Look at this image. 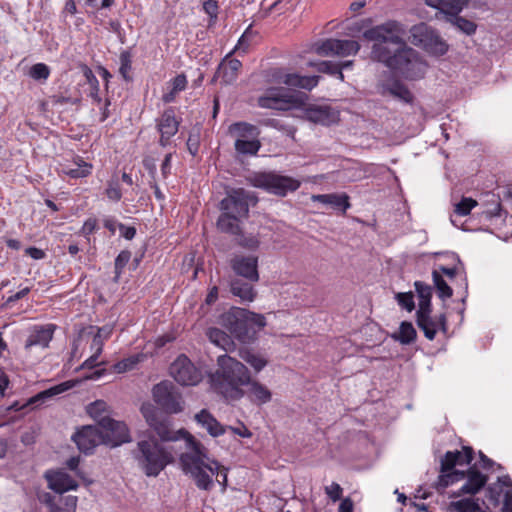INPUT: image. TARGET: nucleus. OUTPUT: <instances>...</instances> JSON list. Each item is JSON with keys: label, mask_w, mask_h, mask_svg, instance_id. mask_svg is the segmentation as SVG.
<instances>
[{"label": "nucleus", "mask_w": 512, "mask_h": 512, "mask_svg": "<svg viewBox=\"0 0 512 512\" xmlns=\"http://www.w3.org/2000/svg\"><path fill=\"white\" fill-rule=\"evenodd\" d=\"M140 411L149 426L155 425V421L162 416L151 403H143Z\"/></svg>", "instance_id": "obj_56"}, {"label": "nucleus", "mask_w": 512, "mask_h": 512, "mask_svg": "<svg viewBox=\"0 0 512 512\" xmlns=\"http://www.w3.org/2000/svg\"><path fill=\"white\" fill-rule=\"evenodd\" d=\"M312 201L319 202L324 205H329L335 210H339L342 212H345L349 207V197L345 193L342 194H319V195H313Z\"/></svg>", "instance_id": "obj_30"}, {"label": "nucleus", "mask_w": 512, "mask_h": 512, "mask_svg": "<svg viewBox=\"0 0 512 512\" xmlns=\"http://www.w3.org/2000/svg\"><path fill=\"white\" fill-rule=\"evenodd\" d=\"M187 449L189 451L179 458L182 471L190 475L199 489L211 490L214 486L212 476L217 471L216 461L209 458L207 449L193 436L187 438Z\"/></svg>", "instance_id": "obj_3"}, {"label": "nucleus", "mask_w": 512, "mask_h": 512, "mask_svg": "<svg viewBox=\"0 0 512 512\" xmlns=\"http://www.w3.org/2000/svg\"><path fill=\"white\" fill-rule=\"evenodd\" d=\"M250 181L254 187L278 196H286L289 192L296 191L301 185L299 180L275 172L256 173Z\"/></svg>", "instance_id": "obj_7"}, {"label": "nucleus", "mask_w": 512, "mask_h": 512, "mask_svg": "<svg viewBox=\"0 0 512 512\" xmlns=\"http://www.w3.org/2000/svg\"><path fill=\"white\" fill-rule=\"evenodd\" d=\"M194 418L212 437H218L225 433V427L206 409H202Z\"/></svg>", "instance_id": "obj_28"}, {"label": "nucleus", "mask_w": 512, "mask_h": 512, "mask_svg": "<svg viewBox=\"0 0 512 512\" xmlns=\"http://www.w3.org/2000/svg\"><path fill=\"white\" fill-rule=\"evenodd\" d=\"M478 205L477 201L469 198L463 197L460 202L455 204L454 215L451 216V222L453 225L457 226L455 216H466L471 210Z\"/></svg>", "instance_id": "obj_45"}, {"label": "nucleus", "mask_w": 512, "mask_h": 512, "mask_svg": "<svg viewBox=\"0 0 512 512\" xmlns=\"http://www.w3.org/2000/svg\"><path fill=\"white\" fill-rule=\"evenodd\" d=\"M45 478L48 482V487L58 495L78 488V483L69 474L63 471H47Z\"/></svg>", "instance_id": "obj_21"}, {"label": "nucleus", "mask_w": 512, "mask_h": 512, "mask_svg": "<svg viewBox=\"0 0 512 512\" xmlns=\"http://www.w3.org/2000/svg\"><path fill=\"white\" fill-rule=\"evenodd\" d=\"M56 326L54 324L34 325L24 343V350L30 352L33 347L45 349L53 339Z\"/></svg>", "instance_id": "obj_17"}, {"label": "nucleus", "mask_w": 512, "mask_h": 512, "mask_svg": "<svg viewBox=\"0 0 512 512\" xmlns=\"http://www.w3.org/2000/svg\"><path fill=\"white\" fill-rule=\"evenodd\" d=\"M248 310L239 307H232L222 315V324L241 342H248L252 339Z\"/></svg>", "instance_id": "obj_11"}, {"label": "nucleus", "mask_w": 512, "mask_h": 512, "mask_svg": "<svg viewBox=\"0 0 512 512\" xmlns=\"http://www.w3.org/2000/svg\"><path fill=\"white\" fill-rule=\"evenodd\" d=\"M62 172L73 179L84 178L91 174L92 164L77 157L74 161V167L65 166L62 168Z\"/></svg>", "instance_id": "obj_35"}, {"label": "nucleus", "mask_w": 512, "mask_h": 512, "mask_svg": "<svg viewBox=\"0 0 512 512\" xmlns=\"http://www.w3.org/2000/svg\"><path fill=\"white\" fill-rule=\"evenodd\" d=\"M309 66L315 67L319 72L326 73L332 76H336L339 80H344V75L341 72L340 64L332 61H320L308 63Z\"/></svg>", "instance_id": "obj_42"}, {"label": "nucleus", "mask_w": 512, "mask_h": 512, "mask_svg": "<svg viewBox=\"0 0 512 512\" xmlns=\"http://www.w3.org/2000/svg\"><path fill=\"white\" fill-rule=\"evenodd\" d=\"M326 494L333 500L338 501L342 496V488L341 486L333 482L329 487L325 488Z\"/></svg>", "instance_id": "obj_62"}, {"label": "nucleus", "mask_w": 512, "mask_h": 512, "mask_svg": "<svg viewBox=\"0 0 512 512\" xmlns=\"http://www.w3.org/2000/svg\"><path fill=\"white\" fill-rule=\"evenodd\" d=\"M76 382L73 380L62 382L58 385H55L49 389L41 391L36 395L32 396L27 400V405H31L34 407H39L40 405L46 403L48 400L52 399L54 396H57L61 393H64L75 386Z\"/></svg>", "instance_id": "obj_26"}, {"label": "nucleus", "mask_w": 512, "mask_h": 512, "mask_svg": "<svg viewBox=\"0 0 512 512\" xmlns=\"http://www.w3.org/2000/svg\"><path fill=\"white\" fill-rule=\"evenodd\" d=\"M442 474L439 476L438 485L442 488H446L449 485H452L453 483L462 480L465 478V471H448V472H441Z\"/></svg>", "instance_id": "obj_51"}, {"label": "nucleus", "mask_w": 512, "mask_h": 512, "mask_svg": "<svg viewBox=\"0 0 512 512\" xmlns=\"http://www.w3.org/2000/svg\"><path fill=\"white\" fill-rule=\"evenodd\" d=\"M230 266L233 272L248 280L249 282L259 281L258 257L255 255H235L230 260Z\"/></svg>", "instance_id": "obj_15"}, {"label": "nucleus", "mask_w": 512, "mask_h": 512, "mask_svg": "<svg viewBox=\"0 0 512 512\" xmlns=\"http://www.w3.org/2000/svg\"><path fill=\"white\" fill-rule=\"evenodd\" d=\"M466 482L460 487L459 490L453 491L450 498H458L463 495H476L487 483L488 477L477 470L475 467H470L465 472Z\"/></svg>", "instance_id": "obj_18"}, {"label": "nucleus", "mask_w": 512, "mask_h": 512, "mask_svg": "<svg viewBox=\"0 0 512 512\" xmlns=\"http://www.w3.org/2000/svg\"><path fill=\"white\" fill-rule=\"evenodd\" d=\"M487 200L485 201V210L483 211V215L486 219H492L494 217L501 216V203L499 196L494 193L486 194Z\"/></svg>", "instance_id": "obj_41"}, {"label": "nucleus", "mask_w": 512, "mask_h": 512, "mask_svg": "<svg viewBox=\"0 0 512 512\" xmlns=\"http://www.w3.org/2000/svg\"><path fill=\"white\" fill-rule=\"evenodd\" d=\"M432 278L438 297L442 300L450 298L453 294V290L443 279L441 273L438 270H433Z\"/></svg>", "instance_id": "obj_44"}, {"label": "nucleus", "mask_w": 512, "mask_h": 512, "mask_svg": "<svg viewBox=\"0 0 512 512\" xmlns=\"http://www.w3.org/2000/svg\"><path fill=\"white\" fill-rule=\"evenodd\" d=\"M403 33L404 29L402 25L396 21H389L366 30L363 33V37L374 42L371 58L391 68L396 60L398 51H400L405 44V41L401 37Z\"/></svg>", "instance_id": "obj_2"}, {"label": "nucleus", "mask_w": 512, "mask_h": 512, "mask_svg": "<svg viewBox=\"0 0 512 512\" xmlns=\"http://www.w3.org/2000/svg\"><path fill=\"white\" fill-rule=\"evenodd\" d=\"M253 283L239 278L232 279L230 281V291L234 296L240 298L242 302H252L256 297Z\"/></svg>", "instance_id": "obj_29"}, {"label": "nucleus", "mask_w": 512, "mask_h": 512, "mask_svg": "<svg viewBox=\"0 0 512 512\" xmlns=\"http://www.w3.org/2000/svg\"><path fill=\"white\" fill-rule=\"evenodd\" d=\"M411 42L434 56H442L448 50L446 42L431 27L420 24L411 29Z\"/></svg>", "instance_id": "obj_9"}, {"label": "nucleus", "mask_w": 512, "mask_h": 512, "mask_svg": "<svg viewBox=\"0 0 512 512\" xmlns=\"http://www.w3.org/2000/svg\"><path fill=\"white\" fill-rule=\"evenodd\" d=\"M416 323L428 340H434L439 330L436 320L431 317V309L416 312Z\"/></svg>", "instance_id": "obj_31"}, {"label": "nucleus", "mask_w": 512, "mask_h": 512, "mask_svg": "<svg viewBox=\"0 0 512 512\" xmlns=\"http://www.w3.org/2000/svg\"><path fill=\"white\" fill-rule=\"evenodd\" d=\"M504 493L505 491L499 483H492L486 489V497L494 507L501 503L502 498H504Z\"/></svg>", "instance_id": "obj_49"}, {"label": "nucleus", "mask_w": 512, "mask_h": 512, "mask_svg": "<svg viewBox=\"0 0 512 512\" xmlns=\"http://www.w3.org/2000/svg\"><path fill=\"white\" fill-rule=\"evenodd\" d=\"M98 425L105 445L117 447L131 441L129 429L122 421H116L109 416H103L99 418Z\"/></svg>", "instance_id": "obj_13"}, {"label": "nucleus", "mask_w": 512, "mask_h": 512, "mask_svg": "<svg viewBox=\"0 0 512 512\" xmlns=\"http://www.w3.org/2000/svg\"><path fill=\"white\" fill-rule=\"evenodd\" d=\"M395 299L398 305L408 312H412L415 309L414 295L412 292L396 293Z\"/></svg>", "instance_id": "obj_55"}, {"label": "nucleus", "mask_w": 512, "mask_h": 512, "mask_svg": "<svg viewBox=\"0 0 512 512\" xmlns=\"http://www.w3.org/2000/svg\"><path fill=\"white\" fill-rule=\"evenodd\" d=\"M233 130L237 132L239 138L245 139L248 136L257 137L259 134V130L256 126L246 123V122H238L233 124Z\"/></svg>", "instance_id": "obj_52"}, {"label": "nucleus", "mask_w": 512, "mask_h": 512, "mask_svg": "<svg viewBox=\"0 0 512 512\" xmlns=\"http://www.w3.org/2000/svg\"><path fill=\"white\" fill-rule=\"evenodd\" d=\"M249 326L252 333V338L256 332L266 325V319L263 315L248 311Z\"/></svg>", "instance_id": "obj_58"}, {"label": "nucleus", "mask_w": 512, "mask_h": 512, "mask_svg": "<svg viewBox=\"0 0 512 512\" xmlns=\"http://www.w3.org/2000/svg\"><path fill=\"white\" fill-rule=\"evenodd\" d=\"M29 75L34 80H46L50 75V69L44 63H37L30 68Z\"/></svg>", "instance_id": "obj_59"}, {"label": "nucleus", "mask_w": 512, "mask_h": 512, "mask_svg": "<svg viewBox=\"0 0 512 512\" xmlns=\"http://www.w3.org/2000/svg\"><path fill=\"white\" fill-rule=\"evenodd\" d=\"M171 86L174 91L181 92L187 86V79L184 74H179L171 80Z\"/></svg>", "instance_id": "obj_63"}, {"label": "nucleus", "mask_w": 512, "mask_h": 512, "mask_svg": "<svg viewBox=\"0 0 512 512\" xmlns=\"http://www.w3.org/2000/svg\"><path fill=\"white\" fill-rule=\"evenodd\" d=\"M501 512H512V489H507L504 493Z\"/></svg>", "instance_id": "obj_64"}, {"label": "nucleus", "mask_w": 512, "mask_h": 512, "mask_svg": "<svg viewBox=\"0 0 512 512\" xmlns=\"http://www.w3.org/2000/svg\"><path fill=\"white\" fill-rule=\"evenodd\" d=\"M72 439L78 449L85 454H91L95 447L104 444L101 430L93 426L83 427L72 436Z\"/></svg>", "instance_id": "obj_16"}, {"label": "nucleus", "mask_w": 512, "mask_h": 512, "mask_svg": "<svg viewBox=\"0 0 512 512\" xmlns=\"http://www.w3.org/2000/svg\"><path fill=\"white\" fill-rule=\"evenodd\" d=\"M427 68L428 64L421 55L405 43L390 69L407 80H418L424 77Z\"/></svg>", "instance_id": "obj_6"}, {"label": "nucleus", "mask_w": 512, "mask_h": 512, "mask_svg": "<svg viewBox=\"0 0 512 512\" xmlns=\"http://www.w3.org/2000/svg\"><path fill=\"white\" fill-rule=\"evenodd\" d=\"M131 252L128 250L121 251L115 259L114 267H115V276L114 281L118 282L124 267L130 261Z\"/></svg>", "instance_id": "obj_54"}, {"label": "nucleus", "mask_w": 512, "mask_h": 512, "mask_svg": "<svg viewBox=\"0 0 512 512\" xmlns=\"http://www.w3.org/2000/svg\"><path fill=\"white\" fill-rule=\"evenodd\" d=\"M240 357L253 368L255 373L262 371L268 364V361L264 356L250 350L241 351Z\"/></svg>", "instance_id": "obj_39"}, {"label": "nucleus", "mask_w": 512, "mask_h": 512, "mask_svg": "<svg viewBox=\"0 0 512 512\" xmlns=\"http://www.w3.org/2000/svg\"><path fill=\"white\" fill-rule=\"evenodd\" d=\"M251 376L248 368L236 358L227 354L217 358V368L210 374L212 389L227 401L243 398L242 389L249 383Z\"/></svg>", "instance_id": "obj_1"}, {"label": "nucleus", "mask_w": 512, "mask_h": 512, "mask_svg": "<svg viewBox=\"0 0 512 512\" xmlns=\"http://www.w3.org/2000/svg\"><path fill=\"white\" fill-rule=\"evenodd\" d=\"M302 104V97L298 93L285 88H269L264 95L258 98L261 108L274 110H289Z\"/></svg>", "instance_id": "obj_8"}, {"label": "nucleus", "mask_w": 512, "mask_h": 512, "mask_svg": "<svg viewBox=\"0 0 512 512\" xmlns=\"http://www.w3.org/2000/svg\"><path fill=\"white\" fill-rule=\"evenodd\" d=\"M249 194L244 189H232L220 202L221 215L217 221L220 231L232 235L240 232L239 223L249 213Z\"/></svg>", "instance_id": "obj_4"}, {"label": "nucleus", "mask_w": 512, "mask_h": 512, "mask_svg": "<svg viewBox=\"0 0 512 512\" xmlns=\"http://www.w3.org/2000/svg\"><path fill=\"white\" fill-rule=\"evenodd\" d=\"M120 67L119 73L123 77L124 80H131L130 71L132 69V54L129 50H124L120 53L119 56Z\"/></svg>", "instance_id": "obj_48"}, {"label": "nucleus", "mask_w": 512, "mask_h": 512, "mask_svg": "<svg viewBox=\"0 0 512 512\" xmlns=\"http://www.w3.org/2000/svg\"><path fill=\"white\" fill-rule=\"evenodd\" d=\"M305 116L313 123L328 126L338 120L339 113L327 105H309Z\"/></svg>", "instance_id": "obj_22"}, {"label": "nucleus", "mask_w": 512, "mask_h": 512, "mask_svg": "<svg viewBox=\"0 0 512 512\" xmlns=\"http://www.w3.org/2000/svg\"><path fill=\"white\" fill-rule=\"evenodd\" d=\"M229 53L219 64L215 78H220L224 84H232L238 78L239 71L242 67L240 60L230 58Z\"/></svg>", "instance_id": "obj_24"}, {"label": "nucleus", "mask_w": 512, "mask_h": 512, "mask_svg": "<svg viewBox=\"0 0 512 512\" xmlns=\"http://www.w3.org/2000/svg\"><path fill=\"white\" fill-rule=\"evenodd\" d=\"M207 336L213 344L221 347L226 352L232 351L235 348V344L231 337L219 328H209Z\"/></svg>", "instance_id": "obj_34"}, {"label": "nucleus", "mask_w": 512, "mask_h": 512, "mask_svg": "<svg viewBox=\"0 0 512 512\" xmlns=\"http://www.w3.org/2000/svg\"><path fill=\"white\" fill-rule=\"evenodd\" d=\"M105 194L111 201L118 202L121 200L122 192L117 178L108 181Z\"/></svg>", "instance_id": "obj_57"}, {"label": "nucleus", "mask_w": 512, "mask_h": 512, "mask_svg": "<svg viewBox=\"0 0 512 512\" xmlns=\"http://www.w3.org/2000/svg\"><path fill=\"white\" fill-rule=\"evenodd\" d=\"M132 455L139 468L148 477H157L167 465L174 461L172 454L155 438L138 441Z\"/></svg>", "instance_id": "obj_5"}, {"label": "nucleus", "mask_w": 512, "mask_h": 512, "mask_svg": "<svg viewBox=\"0 0 512 512\" xmlns=\"http://www.w3.org/2000/svg\"><path fill=\"white\" fill-rule=\"evenodd\" d=\"M234 146H235V150L239 154L255 155L259 151V149L261 147V144H260V142L257 139L249 140V139H246V138L245 139L238 138L235 141V145Z\"/></svg>", "instance_id": "obj_43"}, {"label": "nucleus", "mask_w": 512, "mask_h": 512, "mask_svg": "<svg viewBox=\"0 0 512 512\" xmlns=\"http://www.w3.org/2000/svg\"><path fill=\"white\" fill-rule=\"evenodd\" d=\"M242 393L243 397H247L252 404L257 406L269 403L272 399L270 389L266 385L253 379L252 376L249 378V383L245 384L242 389Z\"/></svg>", "instance_id": "obj_20"}, {"label": "nucleus", "mask_w": 512, "mask_h": 512, "mask_svg": "<svg viewBox=\"0 0 512 512\" xmlns=\"http://www.w3.org/2000/svg\"><path fill=\"white\" fill-rule=\"evenodd\" d=\"M154 401L167 413L176 414L182 411V397L171 381H162L152 390Z\"/></svg>", "instance_id": "obj_10"}, {"label": "nucleus", "mask_w": 512, "mask_h": 512, "mask_svg": "<svg viewBox=\"0 0 512 512\" xmlns=\"http://www.w3.org/2000/svg\"><path fill=\"white\" fill-rule=\"evenodd\" d=\"M474 457L472 447L464 446L460 451H447L441 459V472L451 471L457 464H470Z\"/></svg>", "instance_id": "obj_23"}, {"label": "nucleus", "mask_w": 512, "mask_h": 512, "mask_svg": "<svg viewBox=\"0 0 512 512\" xmlns=\"http://www.w3.org/2000/svg\"><path fill=\"white\" fill-rule=\"evenodd\" d=\"M140 362L139 355L130 356L128 358L122 359L118 361L112 366V369L115 373H124L129 370H132L138 363Z\"/></svg>", "instance_id": "obj_53"}, {"label": "nucleus", "mask_w": 512, "mask_h": 512, "mask_svg": "<svg viewBox=\"0 0 512 512\" xmlns=\"http://www.w3.org/2000/svg\"><path fill=\"white\" fill-rule=\"evenodd\" d=\"M77 497L72 495H58V500L52 505L49 512H75Z\"/></svg>", "instance_id": "obj_40"}, {"label": "nucleus", "mask_w": 512, "mask_h": 512, "mask_svg": "<svg viewBox=\"0 0 512 512\" xmlns=\"http://www.w3.org/2000/svg\"><path fill=\"white\" fill-rule=\"evenodd\" d=\"M388 91L391 95L406 103H411L413 100V95L410 90L399 81H394L391 83L388 87Z\"/></svg>", "instance_id": "obj_46"}, {"label": "nucleus", "mask_w": 512, "mask_h": 512, "mask_svg": "<svg viewBox=\"0 0 512 512\" xmlns=\"http://www.w3.org/2000/svg\"><path fill=\"white\" fill-rule=\"evenodd\" d=\"M84 76L89 83L91 90H90V97L93 99V101L100 106L102 103V99L99 96L100 86L99 81L96 78V76L93 74L92 70L88 67H85L84 70Z\"/></svg>", "instance_id": "obj_47"}, {"label": "nucleus", "mask_w": 512, "mask_h": 512, "mask_svg": "<svg viewBox=\"0 0 512 512\" xmlns=\"http://www.w3.org/2000/svg\"><path fill=\"white\" fill-rule=\"evenodd\" d=\"M150 427L156 432L162 441H176L180 438H184L185 443L187 444V438L191 436L184 429H180L177 432H174L170 428L169 419L164 416H161L159 419H157L155 421V425H150Z\"/></svg>", "instance_id": "obj_25"}, {"label": "nucleus", "mask_w": 512, "mask_h": 512, "mask_svg": "<svg viewBox=\"0 0 512 512\" xmlns=\"http://www.w3.org/2000/svg\"><path fill=\"white\" fill-rule=\"evenodd\" d=\"M391 337L402 345H409L416 340L417 332L411 322L403 321L399 330L393 333Z\"/></svg>", "instance_id": "obj_36"}, {"label": "nucleus", "mask_w": 512, "mask_h": 512, "mask_svg": "<svg viewBox=\"0 0 512 512\" xmlns=\"http://www.w3.org/2000/svg\"><path fill=\"white\" fill-rule=\"evenodd\" d=\"M179 121L176 119L175 111L172 107L164 110L157 120V129L160 133L159 143L162 147H166L170 143V139L178 132Z\"/></svg>", "instance_id": "obj_19"}, {"label": "nucleus", "mask_w": 512, "mask_h": 512, "mask_svg": "<svg viewBox=\"0 0 512 512\" xmlns=\"http://www.w3.org/2000/svg\"><path fill=\"white\" fill-rule=\"evenodd\" d=\"M468 0H425L426 5L449 16V12H461Z\"/></svg>", "instance_id": "obj_33"}, {"label": "nucleus", "mask_w": 512, "mask_h": 512, "mask_svg": "<svg viewBox=\"0 0 512 512\" xmlns=\"http://www.w3.org/2000/svg\"><path fill=\"white\" fill-rule=\"evenodd\" d=\"M442 474L439 476L438 485L442 488H446L449 485H452L453 483L462 480L465 478V471H448V472H441Z\"/></svg>", "instance_id": "obj_50"}, {"label": "nucleus", "mask_w": 512, "mask_h": 512, "mask_svg": "<svg viewBox=\"0 0 512 512\" xmlns=\"http://www.w3.org/2000/svg\"><path fill=\"white\" fill-rule=\"evenodd\" d=\"M315 52L320 56H349L356 54L360 45L355 40L326 39L315 44Z\"/></svg>", "instance_id": "obj_14"}, {"label": "nucleus", "mask_w": 512, "mask_h": 512, "mask_svg": "<svg viewBox=\"0 0 512 512\" xmlns=\"http://www.w3.org/2000/svg\"><path fill=\"white\" fill-rule=\"evenodd\" d=\"M460 12H449L447 21L466 35H472L476 31V24L468 19L459 16Z\"/></svg>", "instance_id": "obj_38"}, {"label": "nucleus", "mask_w": 512, "mask_h": 512, "mask_svg": "<svg viewBox=\"0 0 512 512\" xmlns=\"http://www.w3.org/2000/svg\"><path fill=\"white\" fill-rule=\"evenodd\" d=\"M414 287L419 298V305L417 311L430 310L432 298L431 286L422 281H415Z\"/></svg>", "instance_id": "obj_37"}, {"label": "nucleus", "mask_w": 512, "mask_h": 512, "mask_svg": "<svg viewBox=\"0 0 512 512\" xmlns=\"http://www.w3.org/2000/svg\"><path fill=\"white\" fill-rule=\"evenodd\" d=\"M319 76H301L297 73H286L277 77L278 81L296 88L311 90L317 86Z\"/></svg>", "instance_id": "obj_27"}, {"label": "nucleus", "mask_w": 512, "mask_h": 512, "mask_svg": "<svg viewBox=\"0 0 512 512\" xmlns=\"http://www.w3.org/2000/svg\"><path fill=\"white\" fill-rule=\"evenodd\" d=\"M170 375L182 386H195L202 380V372L184 354L179 355L170 366Z\"/></svg>", "instance_id": "obj_12"}, {"label": "nucleus", "mask_w": 512, "mask_h": 512, "mask_svg": "<svg viewBox=\"0 0 512 512\" xmlns=\"http://www.w3.org/2000/svg\"><path fill=\"white\" fill-rule=\"evenodd\" d=\"M239 235V238H238V244L247 249V250H256L258 247H259V244H260V241L259 239L255 236V235H252V234H241L240 233L238 234Z\"/></svg>", "instance_id": "obj_60"}, {"label": "nucleus", "mask_w": 512, "mask_h": 512, "mask_svg": "<svg viewBox=\"0 0 512 512\" xmlns=\"http://www.w3.org/2000/svg\"><path fill=\"white\" fill-rule=\"evenodd\" d=\"M448 510L452 512H491L488 507L483 509L480 506L478 498L472 497L450 502Z\"/></svg>", "instance_id": "obj_32"}, {"label": "nucleus", "mask_w": 512, "mask_h": 512, "mask_svg": "<svg viewBox=\"0 0 512 512\" xmlns=\"http://www.w3.org/2000/svg\"><path fill=\"white\" fill-rule=\"evenodd\" d=\"M203 10L210 17V23H215L218 17V1L217 0H207L203 3Z\"/></svg>", "instance_id": "obj_61"}]
</instances>
